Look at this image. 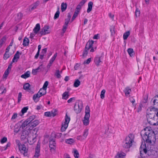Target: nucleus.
I'll return each instance as SVG.
<instances>
[{"label": "nucleus", "instance_id": "4468645a", "mask_svg": "<svg viewBox=\"0 0 158 158\" xmlns=\"http://www.w3.org/2000/svg\"><path fill=\"white\" fill-rule=\"evenodd\" d=\"M126 156V153L122 151L118 152L115 157V158H124Z\"/></svg>", "mask_w": 158, "mask_h": 158}, {"label": "nucleus", "instance_id": "603ef678", "mask_svg": "<svg viewBox=\"0 0 158 158\" xmlns=\"http://www.w3.org/2000/svg\"><path fill=\"white\" fill-rule=\"evenodd\" d=\"M7 141V139L6 137H3L2 139L1 140L0 142L1 143H3L6 142Z\"/></svg>", "mask_w": 158, "mask_h": 158}, {"label": "nucleus", "instance_id": "774afa93", "mask_svg": "<svg viewBox=\"0 0 158 158\" xmlns=\"http://www.w3.org/2000/svg\"><path fill=\"white\" fill-rule=\"evenodd\" d=\"M17 116V114L16 113H15L12 116L11 119H15Z\"/></svg>", "mask_w": 158, "mask_h": 158}, {"label": "nucleus", "instance_id": "1a4fd4ad", "mask_svg": "<svg viewBox=\"0 0 158 158\" xmlns=\"http://www.w3.org/2000/svg\"><path fill=\"white\" fill-rule=\"evenodd\" d=\"M49 147L51 151L54 152L56 148V143L54 140L50 139L49 142Z\"/></svg>", "mask_w": 158, "mask_h": 158}, {"label": "nucleus", "instance_id": "49530a36", "mask_svg": "<svg viewBox=\"0 0 158 158\" xmlns=\"http://www.w3.org/2000/svg\"><path fill=\"white\" fill-rule=\"evenodd\" d=\"M10 56V55L8 52H5V53L4 55L3 59L4 60H6Z\"/></svg>", "mask_w": 158, "mask_h": 158}, {"label": "nucleus", "instance_id": "7ed1b4c3", "mask_svg": "<svg viewBox=\"0 0 158 158\" xmlns=\"http://www.w3.org/2000/svg\"><path fill=\"white\" fill-rule=\"evenodd\" d=\"M134 135L133 134H129L123 142V147L126 148H129L132 145V143L134 142Z\"/></svg>", "mask_w": 158, "mask_h": 158}, {"label": "nucleus", "instance_id": "f3484780", "mask_svg": "<svg viewBox=\"0 0 158 158\" xmlns=\"http://www.w3.org/2000/svg\"><path fill=\"white\" fill-rule=\"evenodd\" d=\"M40 3L38 1L33 4L31 5L29 8V10H32L35 9L38 6Z\"/></svg>", "mask_w": 158, "mask_h": 158}, {"label": "nucleus", "instance_id": "dca6fc26", "mask_svg": "<svg viewBox=\"0 0 158 158\" xmlns=\"http://www.w3.org/2000/svg\"><path fill=\"white\" fill-rule=\"evenodd\" d=\"M94 43V41L93 40L89 41L86 44L85 49L88 50L92 48Z\"/></svg>", "mask_w": 158, "mask_h": 158}, {"label": "nucleus", "instance_id": "473e14b6", "mask_svg": "<svg viewBox=\"0 0 158 158\" xmlns=\"http://www.w3.org/2000/svg\"><path fill=\"white\" fill-rule=\"evenodd\" d=\"M130 33L129 31L125 33L123 35V38L124 40H126L128 36L130 35Z\"/></svg>", "mask_w": 158, "mask_h": 158}, {"label": "nucleus", "instance_id": "e2e57ef3", "mask_svg": "<svg viewBox=\"0 0 158 158\" xmlns=\"http://www.w3.org/2000/svg\"><path fill=\"white\" fill-rule=\"evenodd\" d=\"M10 142H8L6 145L4 147V150H6L8 147H10Z\"/></svg>", "mask_w": 158, "mask_h": 158}, {"label": "nucleus", "instance_id": "864d4df0", "mask_svg": "<svg viewBox=\"0 0 158 158\" xmlns=\"http://www.w3.org/2000/svg\"><path fill=\"white\" fill-rule=\"evenodd\" d=\"M88 50L85 49L83 52L82 56L84 58L88 54Z\"/></svg>", "mask_w": 158, "mask_h": 158}, {"label": "nucleus", "instance_id": "6e6d98bb", "mask_svg": "<svg viewBox=\"0 0 158 158\" xmlns=\"http://www.w3.org/2000/svg\"><path fill=\"white\" fill-rule=\"evenodd\" d=\"M81 8V6L78 5L76 8L75 11L79 13L80 11Z\"/></svg>", "mask_w": 158, "mask_h": 158}, {"label": "nucleus", "instance_id": "ea45409f", "mask_svg": "<svg viewBox=\"0 0 158 158\" xmlns=\"http://www.w3.org/2000/svg\"><path fill=\"white\" fill-rule=\"evenodd\" d=\"M58 10L56 12V13L55 14L54 16V19H56L58 18L60 14V11L59 10V8H58Z\"/></svg>", "mask_w": 158, "mask_h": 158}, {"label": "nucleus", "instance_id": "393cba45", "mask_svg": "<svg viewBox=\"0 0 158 158\" xmlns=\"http://www.w3.org/2000/svg\"><path fill=\"white\" fill-rule=\"evenodd\" d=\"M40 97V96H39V94L37 93L34 95L33 97V99L35 102H37L39 101Z\"/></svg>", "mask_w": 158, "mask_h": 158}, {"label": "nucleus", "instance_id": "2f4dec72", "mask_svg": "<svg viewBox=\"0 0 158 158\" xmlns=\"http://www.w3.org/2000/svg\"><path fill=\"white\" fill-rule=\"evenodd\" d=\"M55 76L57 78H60L61 77V76L60 73V71L58 69L56 70L55 73Z\"/></svg>", "mask_w": 158, "mask_h": 158}, {"label": "nucleus", "instance_id": "0eeeda50", "mask_svg": "<svg viewBox=\"0 0 158 158\" xmlns=\"http://www.w3.org/2000/svg\"><path fill=\"white\" fill-rule=\"evenodd\" d=\"M49 28V26H45L40 31V34L42 36L43 35H45L49 33H50V31L48 30Z\"/></svg>", "mask_w": 158, "mask_h": 158}, {"label": "nucleus", "instance_id": "423d86ee", "mask_svg": "<svg viewBox=\"0 0 158 158\" xmlns=\"http://www.w3.org/2000/svg\"><path fill=\"white\" fill-rule=\"evenodd\" d=\"M70 118L68 116L67 114H66L65 116V121L64 123L62 125L61 130L62 132L64 131L66 129L68 126V124L70 121Z\"/></svg>", "mask_w": 158, "mask_h": 158}, {"label": "nucleus", "instance_id": "f03ea898", "mask_svg": "<svg viewBox=\"0 0 158 158\" xmlns=\"http://www.w3.org/2000/svg\"><path fill=\"white\" fill-rule=\"evenodd\" d=\"M144 129L145 131L148 130V131L145 132L143 135L141 133V136L144 141H145L147 143H151L152 141L154 140L155 137L154 133L152 131L149 130L148 128Z\"/></svg>", "mask_w": 158, "mask_h": 158}, {"label": "nucleus", "instance_id": "79ce46f5", "mask_svg": "<svg viewBox=\"0 0 158 158\" xmlns=\"http://www.w3.org/2000/svg\"><path fill=\"white\" fill-rule=\"evenodd\" d=\"M115 27L114 26H112L111 27V28L110 29V31L111 32V35H114L115 33Z\"/></svg>", "mask_w": 158, "mask_h": 158}, {"label": "nucleus", "instance_id": "13d9d810", "mask_svg": "<svg viewBox=\"0 0 158 158\" xmlns=\"http://www.w3.org/2000/svg\"><path fill=\"white\" fill-rule=\"evenodd\" d=\"M91 61V58H88L84 62V64H89Z\"/></svg>", "mask_w": 158, "mask_h": 158}, {"label": "nucleus", "instance_id": "a211bd4d", "mask_svg": "<svg viewBox=\"0 0 158 158\" xmlns=\"http://www.w3.org/2000/svg\"><path fill=\"white\" fill-rule=\"evenodd\" d=\"M90 116H84V119L83 120V123L85 126L88 125L89 123V119Z\"/></svg>", "mask_w": 158, "mask_h": 158}, {"label": "nucleus", "instance_id": "9d476101", "mask_svg": "<svg viewBox=\"0 0 158 158\" xmlns=\"http://www.w3.org/2000/svg\"><path fill=\"white\" fill-rule=\"evenodd\" d=\"M30 130L23 129L22 134L21 136V139L24 140L28 136Z\"/></svg>", "mask_w": 158, "mask_h": 158}, {"label": "nucleus", "instance_id": "58836bf2", "mask_svg": "<svg viewBox=\"0 0 158 158\" xmlns=\"http://www.w3.org/2000/svg\"><path fill=\"white\" fill-rule=\"evenodd\" d=\"M74 156L75 158H78L79 157V154L76 149L74 150Z\"/></svg>", "mask_w": 158, "mask_h": 158}, {"label": "nucleus", "instance_id": "f704fd0d", "mask_svg": "<svg viewBox=\"0 0 158 158\" xmlns=\"http://www.w3.org/2000/svg\"><path fill=\"white\" fill-rule=\"evenodd\" d=\"M127 52L130 56H132L133 55L134 51L132 48H129L128 49Z\"/></svg>", "mask_w": 158, "mask_h": 158}, {"label": "nucleus", "instance_id": "4be33fe9", "mask_svg": "<svg viewBox=\"0 0 158 158\" xmlns=\"http://www.w3.org/2000/svg\"><path fill=\"white\" fill-rule=\"evenodd\" d=\"M42 67V65H41L38 67L37 69H33L32 71V73L34 75H36L37 73L40 71V69Z\"/></svg>", "mask_w": 158, "mask_h": 158}, {"label": "nucleus", "instance_id": "09e8293b", "mask_svg": "<svg viewBox=\"0 0 158 158\" xmlns=\"http://www.w3.org/2000/svg\"><path fill=\"white\" fill-rule=\"evenodd\" d=\"M48 81H46L44 84L42 88L47 90V88L48 85Z\"/></svg>", "mask_w": 158, "mask_h": 158}, {"label": "nucleus", "instance_id": "338daca9", "mask_svg": "<svg viewBox=\"0 0 158 158\" xmlns=\"http://www.w3.org/2000/svg\"><path fill=\"white\" fill-rule=\"evenodd\" d=\"M85 3V2L81 1L79 3L78 5L82 7L83 6Z\"/></svg>", "mask_w": 158, "mask_h": 158}, {"label": "nucleus", "instance_id": "a878e982", "mask_svg": "<svg viewBox=\"0 0 158 158\" xmlns=\"http://www.w3.org/2000/svg\"><path fill=\"white\" fill-rule=\"evenodd\" d=\"M67 7V4L66 3L63 2L61 5V10L62 12L65 10Z\"/></svg>", "mask_w": 158, "mask_h": 158}, {"label": "nucleus", "instance_id": "5fc2aeb1", "mask_svg": "<svg viewBox=\"0 0 158 158\" xmlns=\"http://www.w3.org/2000/svg\"><path fill=\"white\" fill-rule=\"evenodd\" d=\"M142 107H143L142 104H140L139 105V106L137 109L138 112H139L141 111Z\"/></svg>", "mask_w": 158, "mask_h": 158}, {"label": "nucleus", "instance_id": "f257e3e1", "mask_svg": "<svg viewBox=\"0 0 158 158\" xmlns=\"http://www.w3.org/2000/svg\"><path fill=\"white\" fill-rule=\"evenodd\" d=\"M158 110L154 107H150L147 109L148 114L147 116L148 122L152 125H158V122H156V118L158 117V112L156 114V111Z\"/></svg>", "mask_w": 158, "mask_h": 158}, {"label": "nucleus", "instance_id": "6ab92c4d", "mask_svg": "<svg viewBox=\"0 0 158 158\" xmlns=\"http://www.w3.org/2000/svg\"><path fill=\"white\" fill-rule=\"evenodd\" d=\"M19 52L18 51H17L16 52V53L14 56V58L12 61V62L13 63L17 61L18 59H19Z\"/></svg>", "mask_w": 158, "mask_h": 158}, {"label": "nucleus", "instance_id": "ddd939ff", "mask_svg": "<svg viewBox=\"0 0 158 158\" xmlns=\"http://www.w3.org/2000/svg\"><path fill=\"white\" fill-rule=\"evenodd\" d=\"M40 144L37 143L35 149V153L34 155V157H38L40 156Z\"/></svg>", "mask_w": 158, "mask_h": 158}, {"label": "nucleus", "instance_id": "8fccbe9b", "mask_svg": "<svg viewBox=\"0 0 158 158\" xmlns=\"http://www.w3.org/2000/svg\"><path fill=\"white\" fill-rule=\"evenodd\" d=\"M140 14V12L138 9H136L135 11V16L136 17L139 16Z\"/></svg>", "mask_w": 158, "mask_h": 158}, {"label": "nucleus", "instance_id": "de8ad7c7", "mask_svg": "<svg viewBox=\"0 0 158 158\" xmlns=\"http://www.w3.org/2000/svg\"><path fill=\"white\" fill-rule=\"evenodd\" d=\"M9 73V71L8 70H6L3 74V77L6 78L8 76Z\"/></svg>", "mask_w": 158, "mask_h": 158}, {"label": "nucleus", "instance_id": "052dcab7", "mask_svg": "<svg viewBox=\"0 0 158 158\" xmlns=\"http://www.w3.org/2000/svg\"><path fill=\"white\" fill-rule=\"evenodd\" d=\"M47 51V48H44V49H43L42 50V52H41V54H44H44H45Z\"/></svg>", "mask_w": 158, "mask_h": 158}, {"label": "nucleus", "instance_id": "a19ab883", "mask_svg": "<svg viewBox=\"0 0 158 158\" xmlns=\"http://www.w3.org/2000/svg\"><path fill=\"white\" fill-rule=\"evenodd\" d=\"M69 96L68 93L65 92L62 95V98L63 99H66L68 98Z\"/></svg>", "mask_w": 158, "mask_h": 158}, {"label": "nucleus", "instance_id": "bf43d9fd", "mask_svg": "<svg viewBox=\"0 0 158 158\" xmlns=\"http://www.w3.org/2000/svg\"><path fill=\"white\" fill-rule=\"evenodd\" d=\"M17 16L18 17V19H20L23 16V15L22 13H19L17 14Z\"/></svg>", "mask_w": 158, "mask_h": 158}, {"label": "nucleus", "instance_id": "680f3d73", "mask_svg": "<svg viewBox=\"0 0 158 158\" xmlns=\"http://www.w3.org/2000/svg\"><path fill=\"white\" fill-rule=\"evenodd\" d=\"M67 26H68V25H64L63 26V29H62V31L64 33L66 29L67 28Z\"/></svg>", "mask_w": 158, "mask_h": 158}, {"label": "nucleus", "instance_id": "0e129e2a", "mask_svg": "<svg viewBox=\"0 0 158 158\" xmlns=\"http://www.w3.org/2000/svg\"><path fill=\"white\" fill-rule=\"evenodd\" d=\"M6 40V38L5 37H2L0 40V42L4 43Z\"/></svg>", "mask_w": 158, "mask_h": 158}, {"label": "nucleus", "instance_id": "4d7b16f0", "mask_svg": "<svg viewBox=\"0 0 158 158\" xmlns=\"http://www.w3.org/2000/svg\"><path fill=\"white\" fill-rule=\"evenodd\" d=\"M44 115L45 116L48 117H50L51 116V112H47L44 113Z\"/></svg>", "mask_w": 158, "mask_h": 158}, {"label": "nucleus", "instance_id": "bb28decb", "mask_svg": "<svg viewBox=\"0 0 158 158\" xmlns=\"http://www.w3.org/2000/svg\"><path fill=\"white\" fill-rule=\"evenodd\" d=\"M29 42V40L27 38H25L23 42V45L24 46H26L28 45Z\"/></svg>", "mask_w": 158, "mask_h": 158}, {"label": "nucleus", "instance_id": "a18cd8bd", "mask_svg": "<svg viewBox=\"0 0 158 158\" xmlns=\"http://www.w3.org/2000/svg\"><path fill=\"white\" fill-rule=\"evenodd\" d=\"M78 13L79 12H78L76 11H75L71 20V22H73V21L75 19V18L77 16Z\"/></svg>", "mask_w": 158, "mask_h": 158}, {"label": "nucleus", "instance_id": "c85d7f7f", "mask_svg": "<svg viewBox=\"0 0 158 158\" xmlns=\"http://www.w3.org/2000/svg\"><path fill=\"white\" fill-rule=\"evenodd\" d=\"M75 140L73 139H69L65 140V142L68 144H72L75 142Z\"/></svg>", "mask_w": 158, "mask_h": 158}, {"label": "nucleus", "instance_id": "5701e85b", "mask_svg": "<svg viewBox=\"0 0 158 158\" xmlns=\"http://www.w3.org/2000/svg\"><path fill=\"white\" fill-rule=\"evenodd\" d=\"M90 109L89 106H87L85 107V116H90Z\"/></svg>", "mask_w": 158, "mask_h": 158}, {"label": "nucleus", "instance_id": "412c9836", "mask_svg": "<svg viewBox=\"0 0 158 158\" xmlns=\"http://www.w3.org/2000/svg\"><path fill=\"white\" fill-rule=\"evenodd\" d=\"M93 5V2H89L88 3V7L87 12L88 13H89L92 10Z\"/></svg>", "mask_w": 158, "mask_h": 158}, {"label": "nucleus", "instance_id": "cd10ccee", "mask_svg": "<svg viewBox=\"0 0 158 158\" xmlns=\"http://www.w3.org/2000/svg\"><path fill=\"white\" fill-rule=\"evenodd\" d=\"M30 86V85L28 83H26L24 84L23 86V88L24 89L28 90L29 92H30V90L29 87Z\"/></svg>", "mask_w": 158, "mask_h": 158}, {"label": "nucleus", "instance_id": "20e7f679", "mask_svg": "<svg viewBox=\"0 0 158 158\" xmlns=\"http://www.w3.org/2000/svg\"><path fill=\"white\" fill-rule=\"evenodd\" d=\"M16 143L19 147V149L21 152H24L23 155L25 156L27 155L28 149H27L25 145L24 144H21L20 141L18 140H16Z\"/></svg>", "mask_w": 158, "mask_h": 158}, {"label": "nucleus", "instance_id": "aec40b11", "mask_svg": "<svg viewBox=\"0 0 158 158\" xmlns=\"http://www.w3.org/2000/svg\"><path fill=\"white\" fill-rule=\"evenodd\" d=\"M40 29V25L39 23L37 24L35 28H34L33 30V31L34 33L36 34H37L39 31Z\"/></svg>", "mask_w": 158, "mask_h": 158}, {"label": "nucleus", "instance_id": "c756f323", "mask_svg": "<svg viewBox=\"0 0 158 158\" xmlns=\"http://www.w3.org/2000/svg\"><path fill=\"white\" fill-rule=\"evenodd\" d=\"M131 91V89L129 87H127L124 90V92L125 93L126 95L127 96L129 95Z\"/></svg>", "mask_w": 158, "mask_h": 158}, {"label": "nucleus", "instance_id": "2eb2a0df", "mask_svg": "<svg viewBox=\"0 0 158 158\" xmlns=\"http://www.w3.org/2000/svg\"><path fill=\"white\" fill-rule=\"evenodd\" d=\"M149 152V151H148ZM148 151L146 148L145 146L144 145L141 144L140 148V152L141 155L143 154V153L145 154L147 153Z\"/></svg>", "mask_w": 158, "mask_h": 158}, {"label": "nucleus", "instance_id": "69168bd1", "mask_svg": "<svg viewBox=\"0 0 158 158\" xmlns=\"http://www.w3.org/2000/svg\"><path fill=\"white\" fill-rule=\"evenodd\" d=\"M130 102L132 103V104L134 105V103L135 102V100L134 98H133L132 97H131L130 98Z\"/></svg>", "mask_w": 158, "mask_h": 158}, {"label": "nucleus", "instance_id": "3c124183", "mask_svg": "<svg viewBox=\"0 0 158 158\" xmlns=\"http://www.w3.org/2000/svg\"><path fill=\"white\" fill-rule=\"evenodd\" d=\"M40 92H41L43 94L45 95L46 94V90L43 88H41L39 90Z\"/></svg>", "mask_w": 158, "mask_h": 158}, {"label": "nucleus", "instance_id": "72a5a7b5", "mask_svg": "<svg viewBox=\"0 0 158 158\" xmlns=\"http://www.w3.org/2000/svg\"><path fill=\"white\" fill-rule=\"evenodd\" d=\"M88 134V129H85V130L84 132H83V139H85L87 136Z\"/></svg>", "mask_w": 158, "mask_h": 158}, {"label": "nucleus", "instance_id": "9b49d317", "mask_svg": "<svg viewBox=\"0 0 158 158\" xmlns=\"http://www.w3.org/2000/svg\"><path fill=\"white\" fill-rule=\"evenodd\" d=\"M102 56H96L94 59V62L97 66H98L100 64V63H102Z\"/></svg>", "mask_w": 158, "mask_h": 158}, {"label": "nucleus", "instance_id": "37998d69", "mask_svg": "<svg viewBox=\"0 0 158 158\" xmlns=\"http://www.w3.org/2000/svg\"><path fill=\"white\" fill-rule=\"evenodd\" d=\"M57 56V53H56L52 57V58L50 60L49 62L51 63L52 64L53 62L54 61V60H55L56 57V56Z\"/></svg>", "mask_w": 158, "mask_h": 158}, {"label": "nucleus", "instance_id": "4c0bfd02", "mask_svg": "<svg viewBox=\"0 0 158 158\" xmlns=\"http://www.w3.org/2000/svg\"><path fill=\"white\" fill-rule=\"evenodd\" d=\"M35 116L34 115H32L27 119V120L30 123V122L33 121V120L35 119Z\"/></svg>", "mask_w": 158, "mask_h": 158}, {"label": "nucleus", "instance_id": "c9c22d12", "mask_svg": "<svg viewBox=\"0 0 158 158\" xmlns=\"http://www.w3.org/2000/svg\"><path fill=\"white\" fill-rule=\"evenodd\" d=\"M57 110L56 109L52 110L51 112V116L54 117L57 114Z\"/></svg>", "mask_w": 158, "mask_h": 158}, {"label": "nucleus", "instance_id": "7c9ffc66", "mask_svg": "<svg viewBox=\"0 0 158 158\" xmlns=\"http://www.w3.org/2000/svg\"><path fill=\"white\" fill-rule=\"evenodd\" d=\"M80 85V82L78 79L75 80L73 84V86L75 87H77Z\"/></svg>", "mask_w": 158, "mask_h": 158}, {"label": "nucleus", "instance_id": "6e6552de", "mask_svg": "<svg viewBox=\"0 0 158 158\" xmlns=\"http://www.w3.org/2000/svg\"><path fill=\"white\" fill-rule=\"evenodd\" d=\"M29 124V123L26 120L20 126V128H21L22 129L30 130Z\"/></svg>", "mask_w": 158, "mask_h": 158}, {"label": "nucleus", "instance_id": "b1692460", "mask_svg": "<svg viewBox=\"0 0 158 158\" xmlns=\"http://www.w3.org/2000/svg\"><path fill=\"white\" fill-rule=\"evenodd\" d=\"M30 76V72L29 71H27L24 74L21 75V77L22 78L26 79Z\"/></svg>", "mask_w": 158, "mask_h": 158}, {"label": "nucleus", "instance_id": "e433bc0d", "mask_svg": "<svg viewBox=\"0 0 158 158\" xmlns=\"http://www.w3.org/2000/svg\"><path fill=\"white\" fill-rule=\"evenodd\" d=\"M28 109V107L27 106L23 107L21 110V112L22 113V114H21L20 115L22 116L24 114L27 112Z\"/></svg>", "mask_w": 158, "mask_h": 158}, {"label": "nucleus", "instance_id": "f8f14e48", "mask_svg": "<svg viewBox=\"0 0 158 158\" xmlns=\"http://www.w3.org/2000/svg\"><path fill=\"white\" fill-rule=\"evenodd\" d=\"M39 123V121L37 120H35L29 123V126L30 127V130L34 127L37 126Z\"/></svg>", "mask_w": 158, "mask_h": 158}, {"label": "nucleus", "instance_id": "39448f33", "mask_svg": "<svg viewBox=\"0 0 158 158\" xmlns=\"http://www.w3.org/2000/svg\"><path fill=\"white\" fill-rule=\"evenodd\" d=\"M83 107V104L81 101H78L75 103L74 110L77 113H79L81 111Z\"/></svg>", "mask_w": 158, "mask_h": 158}, {"label": "nucleus", "instance_id": "c03bdc74", "mask_svg": "<svg viewBox=\"0 0 158 158\" xmlns=\"http://www.w3.org/2000/svg\"><path fill=\"white\" fill-rule=\"evenodd\" d=\"M106 92V90L105 89H103L101 92V94H100V97L101 98L103 99L104 98V94H105Z\"/></svg>", "mask_w": 158, "mask_h": 158}]
</instances>
